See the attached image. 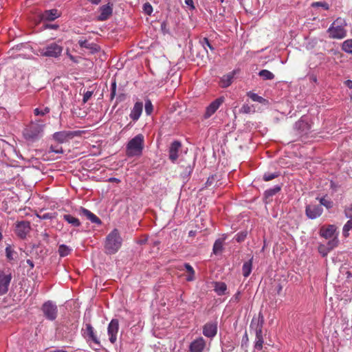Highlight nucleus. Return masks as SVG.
Wrapping results in <instances>:
<instances>
[{"instance_id": "obj_34", "label": "nucleus", "mask_w": 352, "mask_h": 352, "mask_svg": "<svg viewBox=\"0 0 352 352\" xmlns=\"http://www.w3.org/2000/svg\"><path fill=\"white\" fill-rule=\"evenodd\" d=\"M184 267L189 274L186 278V280L192 281L195 279V270L193 267L189 263H185Z\"/></svg>"}, {"instance_id": "obj_15", "label": "nucleus", "mask_w": 352, "mask_h": 352, "mask_svg": "<svg viewBox=\"0 0 352 352\" xmlns=\"http://www.w3.org/2000/svg\"><path fill=\"white\" fill-rule=\"evenodd\" d=\"M181 147L182 143L178 140H175L171 143L168 149V156L173 163H175L177 160Z\"/></svg>"}, {"instance_id": "obj_3", "label": "nucleus", "mask_w": 352, "mask_h": 352, "mask_svg": "<svg viewBox=\"0 0 352 352\" xmlns=\"http://www.w3.org/2000/svg\"><path fill=\"white\" fill-rule=\"evenodd\" d=\"M122 239L118 229H113L106 237L105 252L109 254L116 253L122 246Z\"/></svg>"}, {"instance_id": "obj_40", "label": "nucleus", "mask_w": 352, "mask_h": 352, "mask_svg": "<svg viewBox=\"0 0 352 352\" xmlns=\"http://www.w3.org/2000/svg\"><path fill=\"white\" fill-rule=\"evenodd\" d=\"M50 109L47 107H45L43 109L36 108L34 110V113L35 116H43L45 115H46L47 113H50Z\"/></svg>"}, {"instance_id": "obj_45", "label": "nucleus", "mask_w": 352, "mask_h": 352, "mask_svg": "<svg viewBox=\"0 0 352 352\" xmlns=\"http://www.w3.org/2000/svg\"><path fill=\"white\" fill-rule=\"evenodd\" d=\"M318 252L322 256H325L328 254L330 250L326 245L320 244L318 246Z\"/></svg>"}, {"instance_id": "obj_37", "label": "nucleus", "mask_w": 352, "mask_h": 352, "mask_svg": "<svg viewBox=\"0 0 352 352\" xmlns=\"http://www.w3.org/2000/svg\"><path fill=\"white\" fill-rule=\"evenodd\" d=\"M222 250H223V241L221 239L216 240L213 245V248H212L213 253L215 254H217L221 252Z\"/></svg>"}, {"instance_id": "obj_48", "label": "nucleus", "mask_w": 352, "mask_h": 352, "mask_svg": "<svg viewBox=\"0 0 352 352\" xmlns=\"http://www.w3.org/2000/svg\"><path fill=\"white\" fill-rule=\"evenodd\" d=\"M344 215L348 219H352V203L344 207Z\"/></svg>"}, {"instance_id": "obj_64", "label": "nucleus", "mask_w": 352, "mask_h": 352, "mask_svg": "<svg viewBox=\"0 0 352 352\" xmlns=\"http://www.w3.org/2000/svg\"><path fill=\"white\" fill-rule=\"evenodd\" d=\"M49 352H67V351L64 349H56L54 351H51Z\"/></svg>"}, {"instance_id": "obj_32", "label": "nucleus", "mask_w": 352, "mask_h": 352, "mask_svg": "<svg viewBox=\"0 0 352 352\" xmlns=\"http://www.w3.org/2000/svg\"><path fill=\"white\" fill-rule=\"evenodd\" d=\"M247 96L253 101L259 102L261 104H264L267 102V100L263 97L251 91L248 92Z\"/></svg>"}, {"instance_id": "obj_24", "label": "nucleus", "mask_w": 352, "mask_h": 352, "mask_svg": "<svg viewBox=\"0 0 352 352\" xmlns=\"http://www.w3.org/2000/svg\"><path fill=\"white\" fill-rule=\"evenodd\" d=\"M60 16L58 10L52 9L45 10L41 14V19L45 21H52Z\"/></svg>"}, {"instance_id": "obj_4", "label": "nucleus", "mask_w": 352, "mask_h": 352, "mask_svg": "<svg viewBox=\"0 0 352 352\" xmlns=\"http://www.w3.org/2000/svg\"><path fill=\"white\" fill-rule=\"evenodd\" d=\"M346 25L344 19L338 17L330 25L327 30L329 37L333 39H342L346 36Z\"/></svg>"}, {"instance_id": "obj_25", "label": "nucleus", "mask_w": 352, "mask_h": 352, "mask_svg": "<svg viewBox=\"0 0 352 352\" xmlns=\"http://www.w3.org/2000/svg\"><path fill=\"white\" fill-rule=\"evenodd\" d=\"M336 226L333 225H329L327 227H322L320 230V234L322 237L326 239H331L333 236L336 232Z\"/></svg>"}, {"instance_id": "obj_46", "label": "nucleus", "mask_w": 352, "mask_h": 352, "mask_svg": "<svg viewBox=\"0 0 352 352\" xmlns=\"http://www.w3.org/2000/svg\"><path fill=\"white\" fill-rule=\"evenodd\" d=\"M153 110V106L150 100H146L145 102V112L147 115H151Z\"/></svg>"}, {"instance_id": "obj_17", "label": "nucleus", "mask_w": 352, "mask_h": 352, "mask_svg": "<svg viewBox=\"0 0 352 352\" xmlns=\"http://www.w3.org/2000/svg\"><path fill=\"white\" fill-rule=\"evenodd\" d=\"M217 333V324L216 322H208L203 327V334L209 338H213Z\"/></svg>"}, {"instance_id": "obj_27", "label": "nucleus", "mask_w": 352, "mask_h": 352, "mask_svg": "<svg viewBox=\"0 0 352 352\" xmlns=\"http://www.w3.org/2000/svg\"><path fill=\"white\" fill-rule=\"evenodd\" d=\"M6 256L8 261L11 262L17 258V252L14 250L10 245H8L5 250Z\"/></svg>"}, {"instance_id": "obj_39", "label": "nucleus", "mask_w": 352, "mask_h": 352, "mask_svg": "<svg viewBox=\"0 0 352 352\" xmlns=\"http://www.w3.org/2000/svg\"><path fill=\"white\" fill-rule=\"evenodd\" d=\"M317 199L319 200V202L320 204V206H323L326 207L327 209L331 208L333 206V203L331 199H326L325 197H318Z\"/></svg>"}, {"instance_id": "obj_10", "label": "nucleus", "mask_w": 352, "mask_h": 352, "mask_svg": "<svg viewBox=\"0 0 352 352\" xmlns=\"http://www.w3.org/2000/svg\"><path fill=\"white\" fill-rule=\"evenodd\" d=\"M81 333L83 338L88 342H92L98 347L101 346L100 340L95 333L94 329L90 323L85 324V328H82L81 330Z\"/></svg>"}, {"instance_id": "obj_21", "label": "nucleus", "mask_w": 352, "mask_h": 352, "mask_svg": "<svg viewBox=\"0 0 352 352\" xmlns=\"http://www.w3.org/2000/svg\"><path fill=\"white\" fill-rule=\"evenodd\" d=\"M143 109V103L142 102H136L132 108L129 117L133 121H137L142 113Z\"/></svg>"}, {"instance_id": "obj_16", "label": "nucleus", "mask_w": 352, "mask_h": 352, "mask_svg": "<svg viewBox=\"0 0 352 352\" xmlns=\"http://www.w3.org/2000/svg\"><path fill=\"white\" fill-rule=\"evenodd\" d=\"M206 347V341L202 337L194 340L189 346L190 352H203Z\"/></svg>"}, {"instance_id": "obj_57", "label": "nucleus", "mask_w": 352, "mask_h": 352, "mask_svg": "<svg viewBox=\"0 0 352 352\" xmlns=\"http://www.w3.org/2000/svg\"><path fill=\"white\" fill-rule=\"evenodd\" d=\"M345 85L349 88L350 89H352V80H347L344 82Z\"/></svg>"}, {"instance_id": "obj_31", "label": "nucleus", "mask_w": 352, "mask_h": 352, "mask_svg": "<svg viewBox=\"0 0 352 352\" xmlns=\"http://www.w3.org/2000/svg\"><path fill=\"white\" fill-rule=\"evenodd\" d=\"M72 251V249L64 244L60 245L58 248V254L60 256L65 257L68 256Z\"/></svg>"}, {"instance_id": "obj_41", "label": "nucleus", "mask_w": 352, "mask_h": 352, "mask_svg": "<svg viewBox=\"0 0 352 352\" xmlns=\"http://www.w3.org/2000/svg\"><path fill=\"white\" fill-rule=\"evenodd\" d=\"M279 176V173L277 172L274 173H265L263 175V180L265 182L271 181Z\"/></svg>"}, {"instance_id": "obj_9", "label": "nucleus", "mask_w": 352, "mask_h": 352, "mask_svg": "<svg viewBox=\"0 0 352 352\" xmlns=\"http://www.w3.org/2000/svg\"><path fill=\"white\" fill-rule=\"evenodd\" d=\"M12 279V274L10 270H0V296L8 293Z\"/></svg>"}, {"instance_id": "obj_62", "label": "nucleus", "mask_w": 352, "mask_h": 352, "mask_svg": "<svg viewBox=\"0 0 352 352\" xmlns=\"http://www.w3.org/2000/svg\"><path fill=\"white\" fill-rule=\"evenodd\" d=\"M46 27L51 29H57L58 26L56 25H47Z\"/></svg>"}, {"instance_id": "obj_1", "label": "nucleus", "mask_w": 352, "mask_h": 352, "mask_svg": "<svg viewBox=\"0 0 352 352\" xmlns=\"http://www.w3.org/2000/svg\"><path fill=\"white\" fill-rule=\"evenodd\" d=\"M144 148V136L142 133L131 138L126 145V155L129 157H140Z\"/></svg>"}, {"instance_id": "obj_7", "label": "nucleus", "mask_w": 352, "mask_h": 352, "mask_svg": "<svg viewBox=\"0 0 352 352\" xmlns=\"http://www.w3.org/2000/svg\"><path fill=\"white\" fill-rule=\"evenodd\" d=\"M82 133V131H61L54 133L53 138L58 143H64Z\"/></svg>"}, {"instance_id": "obj_22", "label": "nucleus", "mask_w": 352, "mask_h": 352, "mask_svg": "<svg viewBox=\"0 0 352 352\" xmlns=\"http://www.w3.org/2000/svg\"><path fill=\"white\" fill-rule=\"evenodd\" d=\"M221 349L223 352H231L234 350L235 344L230 336H224L221 340Z\"/></svg>"}, {"instance_id": "obj_53", "label": "nucleus", "mask_w": 352, "mask_h": 352, "mask_svg": "<svg viewBox=\"0 0 352 352\" xmlns=\"http://www.w3.org/2000/svg\"><path fill=\"white\" fill-rule=\"evenodd\" d=\"M50 151H52L53 153H63L62 148L60 147V148H58L57 146H51Z\"/></svg>"}, {"instance_id": "obj_6", "label": "nucleus", "mask_w": 352, "mask_h": 352, "mask_svg": "<svg viewBox=\"0 0 352 352\" xmlns=\"http://www.w3.org/2000/svg\"><path fill=\"white\" fill-rule=\"evenodd\" d=\"M44 317L50 321H54L56 319L58 316V307L55 302L52 300L45 302L42 307Z\"/></svg>"}, {"instance_id": "obj_38", "label": "nucleus", "mask_w": 352, "mask_h": 352, "mask_svg": "<svg viewBox=\"0 0 352 352\" xmlns=\"http://www.w3.org/2000/svg\"><path fill=\"white\" fill-rule=\"evenodd\" d=\"M351 230H352V219H349L343 226L342 234L344 236H349V232Z\"/></svg>"}, {"instance_id": "obj_59", "label": "nucleus", "mask_w": 352, "mask_h": 352, "mask_svg": "<svg viewBox=\"0 0 352 352\" xmlns=\"http://www.w3.org/2000/svg\"><path fill=\"white\" fill-rule=\"evenodd\" d=\"M108 182L119 183L120 182V180L119 179H118V178H116V177H110V178L108 179Z\"/></svg>"}, {"instance_id": "obj_52", "label": "nucleus", "mask_w": 352, "mask_h": 352, "mask_svg": "<svg viewBox=\"0 0 352 352\" xmlns=\"http://www.w3.org/2000/svg\"><path fill=\"white\" fill-rule=\"evenodd\" d=\"M185 3L190 8L191 10L195 9L193 0H185Z\"/></svg>"}, {"instance_id": "obj_54", "label": "nucleus", "mask_w": 352, "mask_h": 352, "mask_svg": "<svg viewBox=\"0 0 352 352\" xmlns=\"http://www.w3.org/2000/svg\"><path fill=\"white\" fill-rule=\"evenodd\" d=\"M50 151H52L53 153H63L62 148L60 147V148H58L57 146H51Z\"/></svg>"}, {"instance_id": "obj_61", "label": "nucleus", "mask_w": 352, "mask_h": 352, "mask_svg": "<svg viewBox=\"0 0 352 352\" xmlns=\"http://www.w3.org/2000/svg\"><path fill=\"white\" fill-rule=\"evenodd\" d=\"M27 263L30 266L31 268H33L34 266L33 261L30 259L27 260Z\"/></svg>"}, {"instance_id": "obj_13", "label": "nucleus", "mask_w": 352, "mask_h": 352, "mask_svg": "<svg viewBox=\"0 0 352 352\" xmlns=\"http://www.w3.org/2000/svg\"><path fill=\"white\" fill-rule=\"evenodd\" d=\"M323 212V209L320 205L309 204L305 207L306 216L310 219H315L319 217Z\"/></svg>"}, {"instance_id": "obj_28", "label": "nucleus", "mask_w": 352, "mask_h": 352, "mask_svg": "<svg viewBox=\"0 0 352 352\" xmlns=\"http://www.w3.org/2000/svg\"><path fill=\"white\" fill-rule=\"evenodd\" d=\"M227 289V286L225 283L223 282H216L214 283V292L219 295L222 296L225 294Z\"/></svg>"}, {"instance_id": "obj_47", "label": "nucleus", "mask_w": 352, "mask_h": 352, "mask_svg": "<svg viewBox=\"0 0 352 352\" xmlns=\"http://www.w3.org/2000/svg\"><path fill=\"white\" fill-rule=\"evenodd\" d=\"M338 244V240L336 237H334L333 239L329 241L327 243V247H328L329 250L331 251L334 248H336Z\"/></svg>"}, {"instance_id": "obj_8", "label": "nucleus", "mask_w": 352, "mask_h": 352, "mask_svg": "<svg viewBox=\"0 0 352 352\" xmlns=\"http://www.w3.org/2000/svg\"><path fill=\"white\" fill-rule=\"evenodd\" d=\"M63 47L56 43H52L41 50V54L46 57L58 58L63 52Z\"/></svg>"}, {"instance_id": "obj_33", "label": "nucleus", "mask_w": 352, "mask_h": 352, "mask_svg": "<svg viewBox=\"0 0 352 352\" xmlns=\"http://www.w3.org/2000/svg\"><path fill=\"white\" fill-rule=\"evenodd\" d=\"M78 44L80 47L89 49L93 51H97V46L94 43H89L87 40H79Z\"/></svg>"}, {"instance_id": "obj_42", "label": "nucleus", "mask_w": 352, "mask_h": 352, "mask_svg": "<svg viewBox=\"0 0 352 352\" xmlns=\"http://www.w3.org/2000/svg\"><path fill=\"white\" fill-rule=\"evenodd\" d=\"M254 111L253 106H250L248 104H244L240 109V112L243 113H250Z\"/></svg>"}, {"instance_id": "obj_49", "label": "nucleus", "mask_w": 352, "mask_h": 352, "mask_svg": "<svg viewBox=\"0 0 352 352\" xmlns=\"http://www.w3.org/2000/svg\"><path fill=\"white\" fill-rule=\"evenodd\" d=\"M143 10L146 14L151 15L153 12V7L149 3H146L143 5Z\"/></svg>"}, {"instance_id": "obj_14", "label": "nucleus", "mask_w": 352, "mask_h": 352, "mask_svg": "<svg viewBox=\"0 0 352 352\" xmlns=\"http://www.w3.org/2000/svg\"><path fill=\"white\" fill-rule=\"evenodd\" d=\"M223 97H219L215 99L214 101H212L206 107L204 118L207 119L211 117L217 111V110L219 108V107L223 104Z\"/></svg>"}, {"instance_id": "obj_51", "label": "nucleus", "mask_w": 352, "mask_h": 352, "mask_svg": "<svg viewBox=\"0 0 352 352\" xmlns=\"http://www.w3.org/2000/svg\"><path fill=\"white\" fill-rule=\"evenodd\" d=\"M245 237H246V233L241 232V233H238L236 235L235 239L238 242H241V241H243Z\"/></svg>"}, {"instance_id": "obj_36", "label": "nucleus", "mask_w": 352, "mask_h": 352, "mask_svg": "<svg viewBox=\"0 0 352 352\" xmlns=\"http://www.w3.org/2000/svg\"><path fill=\"white\" fill-rule=\"evenodd\" d=\"M342 50L348 54H352V39H347L343 42Z\"/></svg>"}, {"instance_id": "obj_50", "label": "nucleus", "mask_w": 352, "mask_h": 352, "mask_svg": "<svg viewBox=\"0 0 352 352\" xmlns=\"http://www.w3.org/2000/svg\"><path fill=\"white\" fill-rule=\"evenodd\" d=\"M92 95H93L92 91H87L83 95L82 102L84 103H86L91 98Z\"/></svg>"}, {"instance_id": "obj_23", "label": "nucleus", "mask_w": 352, "mask_h": 352, "mask_svg": "<svg viewBox=\"0 0 352 352\" xmlns=\"http://www.w3.org/2000/svg\"><path fill=\"white\" fill-rule=\"evenodd\" d=\"M100 14L98 16V20L100 21H105L112 14V7L109 4L104 5L100 8Z\"/></svg>"}, {"instance_id": "obj_60", "label": "nucleus", "mask_w": 352, "mask_h": 352, "mask_svg": "<svg viewBox=\"0 0 352 352\" xmlns=\"http://www.w3.org/2000/svg\"><path fill=\"white\" fill-rule=\"evenodd\" d=\"M87 1L94 5H98L101 1V0H87Z\"/></svg>"}, {"instance_id": "obj_29", "label": "nucleus", "mask_w": 352, "mask_h": 352, "mask_svg": "<svg viewBox=\"0 0 352 352\" xmlns=\"http://www.w3.org/2000/svg\"><path fill=\"white\" fill-rule=\"evenodd\" d=\"M63 217V219L65 220L68 223L74 227H79L81 224L78 219L73 217L71 214H64Z\"/></svg>"}, {"instance_id": "obj_26", "label": "nucleus", "mask_w": 352, "mask_h": 352, "mask_svg": "<svg viewBox=\"0 0 352 352\" xmlns=\"http://www.w3.org/2000/svg\"><path fill=\"white\" fill-rule=\"evenodd\" d=\"M252 262L253 257H252L249 261H245L242 267V274L245 278L248 277L252 270Z\"/></svg>"}, {"instance_id": "obj_20", "label": "nucleus", "mask_w": 352, "mask_h": 352, "mask_svg": "<svg viewBox=\"0 0 352 352\" xmlns=\"http://www.w3.org/2000/svg\"><path fill=\"white\" fill-rule=\"evenodd\" d=\"M79 214L86 217L87 219H89L93 223H96L97 225L102 224L101 220L96 214H94L91 211L85 208H80Z\"/></svg>"}, {"instance_id": "obj_12", "label": "nucleus", "mask_w": 352, "mask_h": 352, "mask_svg": "<svg viewBox=\"0 0 352 352\" xmlns=\"http://www.w3.org/2000/svg\"><path fill=\"white\" fill-rule=\"evenodd\" d=\"M119 330V321L118 319H112L108 324L107 333L111 343L114 344L117 340V335Z\"/></svg>"}, {"instance_id": "obj_35", "label": "nucleus", "mask_w": 352, "mask_h": 352, "mask_svg": "<svg viewBox=\"0 0 352 352\" xmlns=\"http://www.w3.org/2000/svg\"><path fill=\"white\" fill-rule=\"evenodd\" d=\"M259 76H261L263 80H272L274 78V75L270 71L267 69H262L258 73Z\"/></svg>"}, {"instance_id": "obj_30", "label": "nucleus", "mask_w": 352, "mask_h": 352, "mask_svg": "<svg viewBox=\"0 0 352 352\" xmlns=\"http://www.w3.org/2000/svg\"><path fill=\"white\" fill-rule=\"evenodd\" d=\"M280 189H281V186L275 185L274 187L266 190L264 192V196L266 199L272 197V196L276 195L277 192H278L280 190Z\"/></svg>"}, {"instance_id": "obj_58", "label": "nucleus", "mask_w": 352, "mask_h": 352, "mask_svg": "<svg viewBox=\"0 0 352 352\" xmlns=\"http://www.w3.org/2000/svg\"><path fill=\"white\" fill-rule=\"evenodd\" d=\"M111 91H116V82L115 80L111 82Z\"/></svg>"}, {"instance_id": "obj_43", "label": "nucleus", "mask_w": 352, "mask_h": 352, "mask_svg": "<svg viewBox=\"0 0 352 352\" xmlns=\"http://www.w3.org/2000/svg\"><path fill=\"white\" fill-rule=\"evenodd\" d=\"M200 44L202 45V47L205 49L206 52L208 53V51L206 48V47H208L211 50H214V48L210 45L209 40L208 38H203L199 41Z\"/></svg>"}, {"instance_id": "obj_63", "label": "nucleus", "mask_w": 352, "mask_h": 352, "mask_svg": "<svg viewBox=\"0 0 352 352\" xmlns=\"http://www.w3.org/2000/svg\"><path fill=\"white\" fill-rule=\"evenodd\" d=\"M116 94V91H111L110 98L111 99H113Z\"/></svg>"}, {"instance_id": "obj_44", "label": "nucleus", "mask_w": 352, "mask_h": 352, "mask_svg": "<svg viewBox=\"0 0 352 352\" xmlns=\"http://www.w3.org/2000/svg\"><path fill=\"white\" fill-rule=\"evenodd\" d=\"M56 212H46L41 215H38L41 219H52L56 217Z\"/></svg>"}, {"instance_id": "obj_11", "label": "nucleus", "mask_w": 352, "mask_h": 352, "mask_svg": "<svg viewBox=\"0 0 352 352\" xmlns=\"http://www.w3.org/2000/svg\"><path fill=\"white\" fill-rule=\"evenodd\" d=\"M30 229V223L28 221H21L16 223L15 233L20 239H25Z\"/></svg>"}, {"instance_id": "obj_55", "label": "nucleus", "mask_w": 352, "mask_h": 352, "mask_svg": "<svg viewBox=\"0 0 352 352\" xmlns=\"http://www.w3.org/2000/svg\"><path fill=\"white\" fill-rule=\"evenodd\" d=\"M314 5H316L317 6L322 7L325 10H328L329 9V5H328V3H327L325 2H316V3H314Z\"/></svg>"}, {"instance_id": "obj_2", "label": "nucleus", "mask_w": 352, "mask_h": 352, "mask_svg": "<svg viewBox=\"0 0 352 352\" xmlns=\"http://www.w3.org/2000/svg\"><path fill=\"white\" fill-rule=\"evenodd\" d=\"M45 124L38 122H32L23 130V135L26 141L33 143L43 135Z\"/></svg>"}, {"instance_id": "obj_18", "label": "nucleus", "mask_w": 352, "mask_h": 352, "mask_svg": "<svg viewBox=\"0 0 352 352\" xmlns=\"http://www.w3.org/2000/svg\"><path fill=\"white\" fill-rule=\"evenodd\" d=\"M237 70L234 69L225 75H223L219 80V85L222 88H227L230 86L233 82L234 76L237 73Z\"/></svg>"}, {"instance_id": "obj_19", "label": "nucleus", "mask_w": 352, "mask_h": 352, "mask_svg": "<svg viewBox=\"0 0 352 352\" xmlns=\"http://www.w3.org/2000/svg\"><path fill=\"white\" fill-rule=\"evenodd\" d=\"M294 129L298 132L299 135L306 134L310 129V125L304 117H302L295 123Z\"/></svg>"}, {"instance_id": "obj_56", "label": "nucleus", "mask_w": 352, "mask_h": 352, "mask_svg": "<svg viewBox=\"0 0 352 352\" xmlns=\"http://www.w3.org/2000/svg\"><path fill=\"white\" fill-rule=\"evenodd\" d=\"M240 295H241L240 292H237L234 295V296L232 298V301H234V302H239V300H240Z\"/></svg>"}, {"instance_id": "obj_5", "label": "nucleus", "mask_w": 352, "mask_h": 352, "mask_svg": "<svg viewBox=\"0 0 352 352\" xmlns=\"http://www.w3.org/2000/svg\"><path fill=\"white\" fill-rule=\"evenodd\" d=\"M264 324V317L261 313L258 314V316L257 319L253 318L251 324L250 328L254 329L255 331V342H254V347L256 349L261 350L263 348V344L264 342L263 338V326Z\"/></svg>"}]
</instances>
